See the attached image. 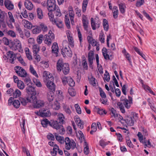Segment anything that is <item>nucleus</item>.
Segmentation results:
<instances>
[{
  "label": "nucleus",
  "mask_w": 156,
  "mask_h": 156,
  "mask_svg": "<svg viewBox=\"0 0 156 156\" xmlns=\"http://www.w3.org/2000/svg\"><path fill=\"white\" fill-rule=\"evenodd\" d=\"M19 73L20 74H17L20 77H25L27 76V73L23 69H22V70H21V71Z\"/></svg>",
  "instance_id": "8fccbe9b"
},
{
  "label": "nucleus",
  "mask_w": 156,
  "mask_h": 156,
  "mask_svg": "<svg viewBox=\"0 0 156 156\" xmlns=\"http://www.w3.org/2000/svg\"><path fill=\"white\" fill-rule=\"evenodd\" d=\"M128 98L129 100L127 99H125L122 101L123 105L127 109L130 107V104L132 103V98L130 96H129Z\"/></svg>",
  "instance_id": "f3484780"
},
{
  "label": "nucleus",
  "mask_w": 156,
  "mask_h": 156,
  "mask_svg": "<svg viewBox=\"0 0 156 156\" xmlns=\"http://www.w3.org/2000/svg\"><path fill=\"white\" fill-rule=\"evenodd\" d=\"M17 83L18 87L19 89L22 90L24 89L25 86L23 81L21 80L19 81Z\"/></svg>",
  "instance_id": "79ce46f5"
},
{
  "label": "nucleus",
  "mask_w": 156,
  "mask_h": 156,
  "mask_svg": "<svg viewBox=\"0 0 156 156\" xmlns=\"http://www.w3.org/2000/svg\"><path fill=\"white\" fill-rule=\"evenodd\" d=\"M55 137L56 139L57 140L59 143L61 144H62L65 142V140H64V138L63 137H62L59 136L57 135L56 133H55Z\"/></svg>",
  "instance_id": "7c9ffc66"
},
{
  "label": "nucleus",
  "mask_w": 156,
  "mask_h": 156,
  "mask_svg": "<svg viewBox=\"0 0 156 156\" xmlns=\"http://www.w3.org/2000/svg\"><path fill=\"white\" fill-rule=\"evenodd\" d=\"M62 54L64 57L66 56V55L69 57H72V55L71 50L69 47L62 48Z\"/></svg>",
  "instance_id": "1a4fd4ad"
},
{
  "label": "nucleus",
  "mask_w": 156,
  "mask_h": 156,
  "mask_svg": "<svg viewBox=\"0 0 156 156\" xmlns=\"http://www.w3.org/2000/svg\"><path fill=\"white\" fill-rule=\"evenodd\" d=\"M12 105L14 108H19L20 105L19 100H14L12 103Z\"/></svg>",
  "instance_id": "4c0bfd02"
},
{
  "label": "nucleus",
  "mask_w": 156,
  "mask_h": 156,
  "mask_svg": "<svg viewBox=\"0 0 156 156\" xmlns=\"http://www.w3.org/2000/svg\"><path fill=\"white\" fill-rule=\"evenodd\" d=\"M40 27L44 32H45L48 30V27L46 25L42 23L40 25Z\"/></svg>",
  "instance_id": "6e6d98bb"
},
{
  "label": "nucleus",
  "mask_w": 156,
  "mask_h": 156,
  "mask_svg": "<svg viewBox=\"0 0 156 156\" xmlns=\"http://www.w3.org/2000/svg\"><path fill=\"white\" fill-rule=\"evenodd\" d=\"M16 30L18 32L20 37L23 39L24 36V34H23V31L21 29V28L19 27H16Z\"/></svg>",
  "instance_id": "3c124183"
},
{
  "label": "nucleus",
  "mask_w": 156,
  "mask_h": 156,
  "mask_svg": "<svg viewBox=\"0 0 156 156\" xmlns=\"http://www.w3.org/2000/svg\"><path fill=\"white\" fill-rule=\"evenodd\" d=\"M8 15L9 18V22L13 23H15V20L12 12H8Z\"/></svg>",
  "instance_id": "c03bdc74"
},
{
  "label": "nucleus",
  "mask_w": 156,
  "mask_h": 156,
  "mask_svg": "<svg viewBox=\"0 0 156 156\" xmlns=\"http://www.w3.org/2000/svg\"><path fill=\"white\" fill-rule=\"evenodd\" d=\"M134 116H126L125 117L124 121L129 126H133L134 124Z\"/></svg>",
  "instance_id": "dca6fc26"
},
{
  "label": "nucleus",
  "mask_w": 156,
  "mask_h": 156,
  "mask_svg": "<svg viewBox=\"0 0 156 156\" xmlns=\"http://www.w3.org/2000/svg\"><path fill=\"white\" fill-rule=\"evenodd\" d=\"M7 58L9 59L11 63H13V62L16 59V55L12 51H9L7 53Z\"/></svg>",
  "instance_id": "9b49d317"
},
{
  "label": "nucleus",
  "mask_w": 156,
  "mask_h": 156,
  "mask_svg": "<svg viewBox=\"0 0 156 156\" xmlns=\"http://www.w3.org/2000/svg\"><path fill=\"white\" fill-rule=\"evenodd\" d=\"M21 94V92L18 89H16L13 92V96L14 98H17L20 97Z\"/></svg>",
  "instance_id": "473e14b6"
},
{
  "label": "nucleus",
  "mask_w": 156,
  "mask_h": 156,
  "mask_svg": "<svg viewBox=\"0 0 156 156\" xmlns=\"http://www.w3.org/2000/svg\"><path fill=\"white\" fill-rule=\"evenodd\" d=\"M7 34L13 37H15L16 36L15 33L13 30H9L7 32Z\"/></svg>",
  "instance_id": "0e129e2a"
},
{
  "label": "nucleus",
  "mask_w": 156,
  "mask_h": 156,
  "mask_svg": "<svg viewBox=\"0 0 156 156\" xmlns=\"http://www.w3.org/2000/svg\"><path fill=\"white\" fill-rule=\"evenodd\" d=\"M24 5L26 8L28 10H32L33 5L32 2L29 0H26L24 2Z\"/></svg>",
  "instance_id": "b1692460"
},
{
  "label": "nucleus",
  "mask_w": 156,
  "mask_h": 156,
  "mask_svg": "<svg viewBox=\"0 0 156 156\" xmlns=\"http://www.w3.org/2000/svg\"><path fill=\"white\" fill-rule=\"evenodd\" d=\"M4 5L5 7L9 10H12L14 8V5L9 0H5Z\"/></svg>",
  "instance_id": "4be33fe9"
},
{
  "label": "nucleus",
  "mask_w": 156,
  "mask_h": 156,
  "mask_svg": "<svg viewBox=\"0 0 156 156\" xmlns=\"http://www.w3.org/2000/svg\"><path fill=\"white\" fill-rule=\"evenodd\" d=\"M94 59V52L93 51L90 50L88 54L89 65L90 68H92V65L93 63V60Z\"/></svg>",
  "instance_id": "9d476101"
},
{
  "label": "nucleus",
  "mask_w": 156,
  "mask_h": 156,
  "mask_svg": "<svg viewBox=\"0 0 156 156\" xmlns=\"http://www.w3.org/2000/svg\"><path fill=\"white\" fill-rule=\"evenodd\" d=\"M43 76L44 80H46L47 82L46 85L47 87L52 92L55 91V86L53 82L54 77L52 74L48 72L45 71L43 73Z\"/></svg>",
  "instance_id": "f03ea898"
},
{
  "label": "nucleus",
  "mask_w": 156,
  "mask_h": 156,
  "mask_svg": "<svg viewBox=\"0 0 156 156\" xmlns=\"http://www.w3.org/2000/svg\"><path fill=\"white\" fill-rule=\"evenodd\" d=\"M54 39L50 37L49 36H47V34H46L44 37V42L47 45H50L51 44L52 40Z\"/></svg>",
  "instance_id": "393cba45"
},
{
  "label": "nucleus",
  "mask_w": 156,
  "mask_h": 156,
  "mask_svg": "<svg viewBox=\"0 0 156 156\" xmlns=\"http://www.w3.org/2000/svg\"><path fill=\"white\" fill-rule=\"evenodd\" d=\"M119 11L116 6H114L112 9L113 16L114 18L116 19L117 18L118 16Z\"/></svg>",
  "instance_id": "bb28decb"
},
{
  "label": "nucleus",
  "mask_w": 156,
  "mask_h": 156,
  "mask_svg": "<svg viewBox=\"0 0 156 156\" xmlns=\"http://www.w3.org/2000/svg\"><path fill=\"white\" fill-rule=\"evenodd\" d=\"M88 2V0H83L82 6V12H86Z\"/></svg>",
  "instance_id": "72a5a7b5"
},
{
  "label": "nucleus",
  "mask_w": 156,
  "mask_h": 156,
  "mask_svg": "<svg viewBox=\"0 0 156 156\" xmlns=\"http://www.w3.org/2000/svg\"><path fill=\"white\" fill-rule=\"evenodd\" d=\"M82 22L84 30L88 31V21L86 16L84 15H82Z\"/></svg>",
  "instance_id": "6ab92c4d"
},
{
  "label": "nucleus",
  "mask_w": 156,
  "mask_h": 156,
  "mask_svg": "<svg viewBox=\"0 0 156 156\" xmlns=\"http://www.w3.org/2000/svg\"><path fill=\"white\" fill-rule=\"evenodd\" d=\"M34 83H35L36 85L38 87H41L42 86V84L41 82L38 80L36 79L33 80Z\"/></svg>",
  "instance_id": "13d9d810"
},
{
  "label": "nucleus",
  "mask_w": 156,
  "mask_h": 156,
  "mask_svg": "<svg viewBox=\"0 0 156 156\" xmlns=\"http://www.w3.org/2000/svg\"><path fill=\"white\" fill-rule=\"evenodd\" d=\"M111 112L112 114V116L115 118L117 117H119V115L116 113V110L113 108H112L111 109Z\"/></svg>",
  "instance_id": "338daca9"
},
{
  "label": "nucleus",
  "mask_w": 156,
  "mask_h": 156,
  "mask_svg": "<svg viewBox=\"0 0 156 156\" xmlns=\"http://www.w3.org/2000/svg\"><path fill=\"white\" fill-rule=\"evenodd\" d=\"M51 106L53 109L56 110L59 109L60 107L59 104L57 101H55L53 104H51Z\"/></svg>",
  "instance_id": "c756f323"
},
{
  "label": "nucleus",
  "mask_w": 156,
  "mask_h": 156,
  "mask_svg": "<svg viewBox=\"0 0 156 156\" xmlns=\"http://www.w3.org/2000/svg\"><path fill=\"white\" fill-rule=\"evenodd\" d=\"M91 26L93 30H95L97 28H99L100 27L101 23L99 21L95 22L93 18H91L90 19Z\"/></svg>",
  "instance_id": "2eb2a0df"
},
{
  "label": "nucleus",
  "mask_w": 156,
  "mask_h": 156,
  "mask_svg": "<svg viewBox=\"0 0 156 156\" xmlns=\"http://www.w3.org/2000/svg\"><path fill=\"white\" fill-rule=\"evenodd\" d=\"M32 49L34 55L36 54V53H37L40 50L39 46L37 45L33 44L32 46Z\"/></svg>",
  "instance_id": "e433bc0d"
},
{
  "label": "nucleus",
  "mask_w": 156,
  "mask_h": 156,
  "mask_svg": "<svg viewBox=\"0 0 156 156\" xmlns=\"http://www.w3.org/2000/svg\"><path fill=\"white\" fill-rule=\"evenodd\" d=\"M65 21L67 27L69 29L70 27V22L68 17L66 15L65 16Z\"/></svg>",
  "instance_id": "5fc2aeb1"
},
{
  "label": "nucleus",
  "mask_w": 156,
  "mask_h": 156,
  "mask_svg": "<svg viewBox=\"0 0 156 156\" xmlns=\"http://www.w3.org/2000/svg\"><path fill=\"white\" fill-rule=\"evenodd\" d=\"M59 149L58 146L57 145H55L54 147L53 151L51 152L52 155L53 156H56L58 150H59Z\"/></svg>",
  "instance_id": "c9c22d12"
},
{
  "label": "nucleus",
  "mask_w": 156,
  "mask_h": 156,
  "mask_svg": "<svg viewBox=\"0 0 156 156\" xmlns=\"http://www.w3.org/2000/svg\"><path fill=\"white\" fill-rule=\"evenodd\" d=\"M7 16V14L4 11H2L0 9V22L2 24V26L3 27H5V20L6 16Z\"/></svg>",
  "instance_id": "ddd939ff"
},
{
  "label": "nucleus",
  "mask_w": 156,
  "mask_h": 156,
  "mask_svg": "<svg viewBox=\"0 0 156 156\" xmlns=\"http://www.w3.org/2000/svg\"><path fill=\"white\" fill-rule=\"evenodd\" d=\"M51 49L52 52L55 54L56 56H57L58 52V47L56 43L54 42L53 43Z\"/></svg>",
  "instance_id": "5701e85b"
},
{
  "label": "nucleus",
  "mask_w": 156,
  "mask_h": 156,
  "mask_svg": "<svg viewBox=\"0 0 156 156\" xmlns=\"http://www.w3.org/2000/svg\"><path fill=\"white\" fill-rule=\"evenodd\" d=\"M66 33L67 36L68 41L70 46L73 48L74 45V42L72 36L70 31L68 30L66 31Z\"/></svg>",
  "instance_id": "f8f14e48"
},
{
  "label": "nucleus",
  "mask_w": 156,
  "mask_h": 156,
  "mask_svg": "<svg viewBox=\"0 0 156 156\" xmlns=\"http://www.w3.org/2000/svg\"><path fill=\"white\" fill-rule=\"evenodd\" d=\"M26 92L28 94L31 95V96L35 95L36 94L35 88L30 85H29L27 87Z\"/></svg>",
  "instance_id": "4468645a"
},
{
  "label": "nucleus",
  "mask_w": 156,
  "mask_h": 156,
  "mask_svg": "<svg viewBox=\"0 0 156 156\" xmlns=\"http://www.w3.org/2000/svg\"><path fill=\"white\" fill-rule=\"evenodd\" d=\"M63 109L65 110L66 112L69 114H70L71 113V111L69 108L67 107L66 105H64L63 106Z\"/></svg>",
  "instance_id": "4d7b16f0"
},
{
  "label": "nucleus",
  "mask_w": 156,
  "mask_h": 156,
  "mask_svg": "<svg viewBox=\"0 0 156 156\" xmlns=\"http://www.w3.org/2000/svg\"><path fill=\"white\" fill-rule=\"evenodd\" d=\"M75 107L77 113L79 114H81V110L79 105L78 104H75Z\"/></svg>",
  "instance_id": "e2e57ef3"
},
{
  "label": "nucleus",
  "mask_w": 156,
  "mask_h": 156,
  "mask_svg": "<svg viewBox=\"0 0 156 156\" xmlns=\"http://www.w3.org/2000/svg\"><path fill=\"white\" fill-rule=\"evenodd\" d=\"M54 98V94L51 92H49L47 94V98L48 101L51 102L53 100Z\"/></svg>",
  "instance_id": "37998d69"
},
{
  "label": "nucleus",
  "mask_w": 156,
  "mask_h": 156,
  "mask_svg": "<svg viewBox=\"0 0 156 156\" xmlns=\"http://www.w3.org/2000/svg\"><path fill=\"white\" fill-rule=\"evenodd\" d=\"M14 45H13L12 49L14 50H18L19 52H22L23 49L20 41L17 39L14 40Z\"/></svg>",
  "instance_id": "0eeeda50"
},
{
  "label": "nucleus",
  "mask_w": 156,
  "mask_h": 156,
  "mask_svg": "<svg viewBox=\"0 0 156 156\" xmlns=\"http://www.w3.org/2000/svg\"><path fill=\"white\" fill-rule=\"evenodd\" d=\"M20 102L23 106H25L27 104L28 102H31L30 97L27 98L20 97L19 98Z\"/></svg>",
  "instance_id": "a211bd4d"
},
{
  "label": "nucleus",
  "mask_w": 156,
  "mask_h": 156,
  "mask_svg": "<svg viewBox=\"0 0 156 156\" xmlns=\"http://www.w3.org/2000/svg\"><path fill=\"white\" fill-rule=\"evenodd\" d=\"M119 11L122 14L124 13L125 12V8L126 7L125 4L123 3L119 4Z\"/></svg>",
  "instance_id": "c85d7f7f"
},
{
  "label": "nucleus",
  "mask_w": 156,
  "mask_h": 156,
  "mask_svg": "<svg viewBox=\"0 0 156 156\" xmlns=\"http://www.w3.org/2000/svg\"><path fill=\"white\" fill-rule=\"evenodd\" d=\"M31 102L33 103V106L34 108H38L44 106V102L43 101H37V97L35 95L30 96Z\"/></svg>",
  "instance_id": "39448f33"
},
{
  "label": "nucleus",
  "mask_w": 156,
  "mask_h": 156,
  "mask_svg": "<svg viewBox=\"0 0 156 156\" xmlns=\"http://www.w3.org/2000/svg\"><path fill=\"white\" fill-rule=\"evenodd\" d=\"M43 38V36L41 34L37 38V43L39 44H41V43Z\"/></svg>",
  "instance_id": "052dcab7"
},
{
  "label": "nucleus",
  "mask_w": 156,
  "mask_h": 156,
  "mask_svg": "<svg viewBox=\"0 0 156 156\" xmlns=\"http://www.w3.org/2000/svg\"><path fill=\"white\" fill-rule=\"evenodd\" d=\"M50 122H49L47 119H44L41 122V123L44 127H46L48 124L50 125Z\"/></svg>",
  "instance_id": "a18cd8bd"
},
{
  "label": "nucleus",
  "mask_w": 156,
  "mask_h": 156,
  "mask_svg": "<svg viewBox=\"0 0 156 156\" xmlns=\"http://www.w3.org/2000/svg\"><path fill=\"white\" fill-rule=\"evenodd\" d=\"M30 72L36 77H38V75L37 74L36 71L34 69L32 66L30 65Z\"/></svg>",
  "instance_id": "a19ab883"
},
{
  "label": "nucleus",
  "mask_w": 156,
  "mask_h": 156,
  "mask_svg": "<svg viewBox=\"0 0 156 156\" xmlns=\"http://www.w3.org/2000/svg\"><path fill=\"white\" fill-rule=\"evenodd\" d=\"M109 142H106L103 140H101L99 141V144L100 146H101L103 148H104L105 146L108 144Z\"/></svg>",
  "instance_id": "603ef678"
},
{
  "label": "nucleus",
  "mask_w": 156,
  "mask_h": 156,
  "mask_svg": "<svg viewBox=\"0 0 156 156\" xmlns=\"http://www.w3.org/2000/svg\"><path fill=\"white\" fill-rule=\"evenodd\" d=\"M54 14L56 17H60L61 16L62 13L58 7V6L53 9L52 11H50L48 13L49 20L53 24H55L59 28H62L63 27V25L62 21H59L55 19L54 18Z\"/></svg>",
  "instance_id": "f257e3e1"
},
{
  "label": "nucleus",
  "mask_w": 156,
  "mask_h": 156,
  "mask_svg": "<svg viewBox=\"0 0 156 156\" xmlns=\"http://www.w3.org/2000/svg\"><path fill=\"white\" fill-rule=\"evenodd\" d=\"M143 87L145 90H148L149 91V92L151 94L154 95H155L153 91L151 89V88L149 86L147 85H144L143 86Z\"/></svg>",
  "instance_id": "49530a36"
},
{
  "label": "nucleus",
  "mask_w": 156,
  "mask_h": 156,
  "mask_svg": "<svg viewBox=\"0 0 156 156\" xmlns=\"http://www.w3.org/2000/svg\"><path fill=\"white\" fill-rule=\"evenodd\" d=\"M51 115V113L48 110H41V117H48Z\"/></svg>",
  "instance_id": "f704fd0d"
},
{
  "label": "nucleus",
  "mask_w": 156,
  "mask_h": 156,
  "mask_svg": "<svg viewBox=\"0 0 156 156\" xmlns=\"http://www.w3.org/2000/svg\"><path fill=\"white\" fill-rule=\"evenodd\" d=\"M68 80L67 83L71 87H73L75 85V82L73 79L70 76H68Z\"/></svg>",
  "instance_id": "58836bf2"
},
{
  "label": "nucleus",
  "mask_w": 156,
  "mask_h": 156,
  "mask_svg": "<svg viewBox=\"0 0 156 156\" xmlns=\"http://www.w3.org/2000/svg\"><path fill=\"white\" fill-rule=\"evenodd\" d=\"M22 23L25 28L30 29L32 27V24L31 22L25 19L22 20Z\"/></svg>",
  "instance_id": "412c9836"
},
{
  "label": "nucleus",
  "mask_w": 156,
  "mask_h": 156,
  "mask_svg": "<svg viewBox=\"0 0 156 156\" xmlns=\"http://www.w3.org/2000/svg\"><path fill=\"white\" fill-rule=\"evenodd\" d=\"M58 118L60 124L62 125L65 123V117L62 114H58Z\"/></svg>",
  "instance_id": "a878e982"
},
{
  "label": "nucleus",
  "mask_w": 156,
  "mask_h": 156,
  "mask_svg": "<svg viewBox=\"0 0 156 156\" xmlns=\"http://www.w3.org/2000/svg\"><path fill=\"white\" fill-rule=\"evenodd\" d=\"M143 14L150 21H152V19L150 16L145 11H144L143 12Z\"/></svg>",
  "instance_id": "774afa93"
},
{
  "label": "nucleus",
  "mask_w": 156,
  "mask_h": 156,
  "mask_svg": "<svg viewBox=\"0 0 156 156\" xmlns=\"http://www.w3.org/2000/svg\"><path fill=\"white\" fill-rule=\"evenodd\" d=\"M57 69L59 71H61L62 69L65 75L69 73V68L68 64L63 63L61 59L58 60L57 63Z\"/></svg>",
  "instance_id": "7ed1b4c3"
},
{
  "label": "nucleus",
  "mask_w": 156,
  "mask_h": 156,
  "mask_svg": "<svg viewBox=\"0 0 156 156\" xmlns=\"http://www.w3.org/2000/svg\"><path fill=\"white\" fill-rule=\"evenodd\" d=\"M144 2V0H138L136 4V6L137 7H140Z\"/></svg>",
  "instance_id": "680f3d73"
},
{
  "label": "nucleus",
  "mask_w": 156,
  "mask_h": 156,
  "mask_svg": "<svg viewBox=\"0 0 156 156\" xmlns=\"http://www.w3.org/2000/svg\"><path fill=\"white\" fill-rule=\"evenodd\" d=\"M137 136L138 137L139 140L140 142L145 144L144 145L145 146V147H147V141L145 140L146 139V138L144 137V136L142 133L140 132H139L138 133Z\"/></svg>",
  "instance_id": "aec40b11"
},
{
  "label": "nucleus",
  "mask_w": 156,
  "mask_h": 156,
  "mask_svg": "<svg viewBox=\"0 0 156 156\" xmlns=\"http://www.w3.org/2000/svg\"><path fill=\"white\" fill-rule=\"evenodd\" d=\"M36 12L37 18L39 19H43V14L42 9L40 8H38L36 9Z\"/></svg>",
  "instance_id": "cd10ccee"
},
{
  "label": "nucleus",
  "mask_w": 156,
  "mask_h": 156,
  "mask_svg": "<svg viewBox=\"0 0 156 156\" xmlns=\"http://www.w3.org/2000/svg\"><path fill=\"white\" fill-rule=\"evenodd\" d=\"M62 81L64 85H66L68 81V76H64L63 77L61 78Z\"/></svg>",
  "instance_id": "69168bd1"
},
{
  "label": "nucleus",
  "mask_w": 156,
  "mask_h": 156,
  "mask_svg": "<svg viewBox=\"0 0 156 156\" xmlns=\"http://www.w3.org/2000/svg\"><path fill=\"white\" fill-rule=\"evenodd\" d=\"M69 16L70 18L72 24H73L72 22H73V19L74 18V14L73 10H70L69 11Z\"/></svg>",
  "instance_id": "09e8293b"
},
{
  "label": "nucleus",
  "mask_w": 156,
  "mask_h": 156,
  "mask_svg": "<svg viewBox=\"0 0 156 156\" xmlns=\"http://www.w3.org/2000/svg\"><path fill=\"white\" fill-rule=\"evenodd\" d=\"M65 142L66 148L67 150H69L71 149H74L76 147V144L74 140L70 139L68 137L65 138Z\"/></svg>",
  "instance_id": "423d86ee"
},
{
  "label": "nucleus",
  "mask_w": 156,
  "mask_h": 156,
  "mask_svg": "<svg viewBox=\"0 0 156 156\" xmlns=\"http://www.w3.org/2000/svg\"><path fill=\"white\" fill-rule=\"evenodd\" d=\"M50 126L54 129L58 130L59 133L61 134H63L65 132L62 125L57 121H51L50 123Z\"/></svg>",
  "instance_id": "20e7f679"
},
{
  "label": "nucleus",
  "mask_w": 156,
  "mask_h": 156,
  "mask_svg": "<svg viewBox=\"0 0 156 156\" xmlns=\"http://www.w3.org/2000/svg\"><path fill=\"white\" fill-rule=\"evenodd\" d=\"M41 31V29L40 26H37L35 28H34L32 30V32L33 34H37L40 33Z\"/></svg>",
  "instance_id": "de8ad7c7"
},
{
  "label": "nucleus",
  "mask_w": 156,
  "mask_h": 156,
  "mask_svg": "<svg viewBox=\"0 0 156 156\" xmlns=\"http://www.w3.org/2000/svg\"><path fill=\"white\" fill-rule=\"evenodd\" d=\"M77 30L78 32V36L79 38V40L80 43H81L82 41V35L79 28H77Z\"/></svg>",
  "instance_id": "bf43d9fd"
},
{
  "label": "nucleus",
  "mask_w": 156,
  "mask_h": 156,
  "mask_svg": "<svg viewBox=\"0 0 156 156\" xmlns=\"http://www.w3.org/2000/svg\"><path fill=\"white\" fill-rule=\"evenodd\" d=\"M126 141L127 146L130 148H133L134 145L132 143L131 141L128 137L126 138Z\"/></svg>",
  "instance_id": "ea45409f"
},
{
  "label": "nucleus",
  "mask_w": 156,
  "mask_h": 156,
  "mask_svg": "<svg viewBox=\"0 0 156 156\" xmlns=\"http://www.w3.org/2000/svg\"><path fill=\"white\" fill-rule=\"evenodd\" d=\"M99 90L101 97L102 98H106V94L104 91L102 90V89L101 87H99Z\"/></svg>",
  "instance_id": "864d4df0"
},
{
  "label": "nucleus",
  "mask_w": 156,
  "mask_h": 156,
  "mask_svg": "<svg viewBox=\"0 0 156 156\" xmlns=\"http://www.w3.org/2000/svg\"><path fill=\"white\" fill-rule=\"evenodd\" d=\"M88 80L89 81L90 83L93 87L96 86V79L92 76H91L90 78L88 77Z\"/></svg>",
  "instance_id": "2f4dec72"
},
{
  "label": "nucleus",
  "mask_w": 156,
  "mask_h": 156,
  "mask_svg": "<svg viewBox=\"0 0 156 156\" xmlns=\"http://www.w3.org/2000/svg\"><path fill=\"white\" fill-rule=\"evenodd\" d=\"M47 7L48 10L49 12L54 9L55 8L58 6L56 5L55 0H48L47 2Z\"/></svg>",
  "instance_id": "6e6552de"
}]
</instances>
